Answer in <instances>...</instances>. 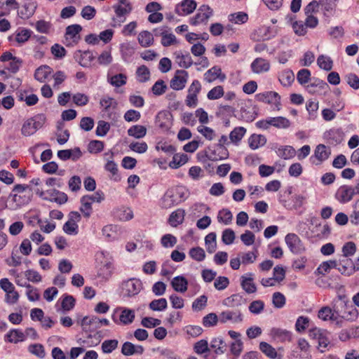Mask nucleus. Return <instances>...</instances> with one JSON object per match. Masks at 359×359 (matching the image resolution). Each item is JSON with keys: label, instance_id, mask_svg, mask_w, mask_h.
Returning <instances> with one entry per match:
<instances>
[{"label": "nucleus", "instance_id": "2f4dec72", "mask_svg": "<svg viewBox=\"0 0 359 359\" xmlns=\"http://www.w3.org/2000/svg\"><path fill=\"white\" fill-rule=\"evenodd\" d=\"M278 80L283 86H290L294 80V74L292 70L285 69L279 74Z\"/></svg>", "mask_w": 359, "mask_h": 359}, {"label": "nucleus", "instance_id": "49530a36", "mask_svg": "<svg viewBox=\"0 0 359 359\" xmlns=\"http://www.w3.org/2000/svg\"><path fill=\"white\" fill-rule=\"evenodd\" d=\"M82 30V27L80 25L74 24L72 25H69L66 28L65 35L67 36V39H68V36L73 39L74 41L76 39H79V36L77 37V35Z\"/></svg>", "mask_w": 359, "mask_h": 359}, {"label": "nucleus", "instance_id": "a19ab883", "mask_svg": "<svg viewBox=\"0 0 359 359\" xmlns=\"http://www.w3.org/2000/svg\"><path fill=\"white\" fill-rule=\"evenodd\" d=\"M259 349L262 353H264L268 358L271 359H275L277 357L276 350L267 342H260Z\"/></svg>", "mask_w": 359, "mask_h": 359}, {"label": "nucleus", "instance_id": "f3484780", "mask_svg": "<svg viewBox=\"0 0 359 359\" xmlns=\"http://www.w3.org/2000/svg\"><path fill=\"white\" fill-rule=\"evenodd\" d=\"M171 286L176 292L184 293L187 290L188 280L183 276H177L173 278L171 283Z\"/></svg>", "mask_w": 359, "mask_h": 359}, {"label": "nucleus", "instance_id": "680f3d73", "mask_svg": "<svg viewBox=\"0 0 359 359\" xmlns=\"http://www.w3.org/2000/svg\"><path fill=\"white\" fill-rule=\"evenodd\" d=\"M118 340L108 339L105 340L102 344V351L104 353H110L115 350L118 346Z\"/></svg>", "mask_w": 359, "mask_h": 359}, {"label": "nucleus", "instance_id": "b1692460", "mask_svg": "<svg viewBox=\"0 0 359 359\" xmlns=\"http://www.w3.org/2000/svg\"><path fill=\"white\" fill-rule=\"evenodd\" d=\"M273 337L280 341H291L292 332L281 328L273 327L271 330Z\"/></svg>", "mask_w": 359, "mask_h": 359}, {"label": "nucleus", "instance_id": "cd10ccee", "mask_svg": "<svg viewBox=\"0 0 359 359\" xmlns=\"http://www.w3.org/2000/svg\"><path fill=\"white\" fill-rule=\"evenodd\" d=\"M165 112H160L156 116V123L158 126L163 130H168L170 128V121L169 116Z\"/></svg>", "mask_w": 359, "mask_h": 359}, {"label": "nucleus", "instance_id": "6ab92c4d", "mask_svg": "<svg viewBox=\"0 0 359 359\" xmlns=\"http://www.w3.org/2000/svg\"><path fill=\"white\" fill-rule=\"evenodd\" d=\"M276 151L277 155L283 159H290L295 156L296 151L292 146H281L278 148L274 147L272 148Z\"/></svg>", "mask_w": 359, "mask_h": 359}, {"label": "nucleus", "instance_id": "774afa93", "mask_svg": "<svg viewBox=\"0 0 359 359\" xmlns=\"http://www.w3.org/2000/svg\"><path fill=\"white\" fill-rule=\"evenodd\" d=\"M110 129V125L109 123L104 121H99L97 126L95 130V134L99 137L105 136Z\"/></svg>", "mask_w": 359, "mask_h": 359}, {"label": "nucleus", "instance_id": "ea45409f", "mask_svg": "<svg viewBox=\"0 0 359 359\" xmlns=\"http://www.w3.org/2000/svg\"><path fill=\"white\" fill-rule=\"evenodd\" d=\"M344 307H346V302L339 301L334 304L332 309L333 313L334 320L337 319H344Z\"/></svg>", "mask_w": 359, "mask_h": 359}, {"label": "nucleus", "instance_id": "338daca9", "mask_svg": "<svg viewBox=\"0 0 359 359\" xmlns=\"http://www.w3.org/2000/svg\"><path fill=\"white\" fill-rule=\"evenodd\" d=\"M161 243L164 248H172L177 243V238L170 233L165 234L161 237Z\"/></svg>", "mask_w": 359, "mask_h": 359}, {"label": "nucleus", "instance_id": "393cba45", "mask_svg": "<svg viewBox=\"0 0 359 359\" xmlns=\"http://www.w3.org/2000/svg\"><path fill=\"white\" fill-rule=\"evenodd\" d=\"M266 143V138L263 135L252 134L248 138V144L250 149L255 150Z\"/></svg>", "mask_w": 359, "mask_h": 359}, {"label": "nucleus", "instance_id": "72a5a7b5", "mask_svg": "<svg viewBox=\"0 0 359 359\" xmlns=\"http://www.w3.org/2000/svg\"><path fill=\"white\" fill-rule=\"evenodd\" d=\"M241 279V287L248 294L255 293L257 291V287L253 283L252 278H247L245 276H242Z\"/></svg>", "mask_w": 359, "mask_h": 359}, {"label": "nucleus", "instance_id": "9b49d317", "mask_svg": "<svg viewBox=\"0 0 359 359\" xmlns=\"http://www.w3.org/2000/svg\"><path fill=\"white\" fill-rule=\"evenodd\" d=\"M196 8V2L194 0H183L175 8V12L179 15L191 14Z\"/></svg>", "mask_w": 359, "mask_h": 359}, {"label": "nucleus", "instance_id": "c85d7f7f", "mask_svg": "<svg viewBox=\"0 0 359 359\" xmlns=\"http://www.w3.org/2000/svg\"><path fill=\"white\" fill-rule=\"evenodd\" d=\"M103 236L108 241H111L118 238L117 226L108 224L102 229Z\"/></svg>", "mask_w": 359, "mask_h": 359}, {"label": "nucleus", "instance_id": "4468645a", "mask_svg": "<svg viewBox=\"0 0 359 359\" xmlns=\"http://www.w3.org/2000/svg\"><path fill=\"white\" fill-rule=\"evenodd\" d=\"M251 69L254 73L266 72L270 69V63L265 59L257 57L251 63Z\"/></svg>", "mask_w": 359, "mask_h": 359}, {"label": "nucleus", "instance_id": "39448f33", "mask_svg": "<svg viewBox=\"0 0 359 359\" xmlns=\"http://www.w3.org/2000/svg\"><path fill=\"white\" fill-rule=\"evenodd\" d=\"M330 155V148L323 144H320L316 146L314 150V154L311 156L310 161L313 164L320 165L321 163L328 159Z\"/></svg>", "mask_w": 359, "mask_h": 359}, {"label": "nucleus", "instance_id": "f03ea898", "mask_svg": "<svg viewBox=\"0 0 359 359\" xmlns=\"http://www.w3.org/2000/svg\"><path fill=\"white\" fill-rule=\"evenodd\" d=\"M142 290V283L140 279L129 278L121 284V295L125 297H133Z\"/></svg>", "mask_w": 359, "mask_h": 359}, {"label": "nucleus", "instance_id": "3c124183", "mask_svg": "<svg viewBox=\"0 0 359 359\" xmlns=\"http://www.w3.org/2000/svg\"><path fill=\"white\" fill-rule=\"evenodd\" d=\"M104 169L111 174V178L114 181H119L121 177L118 175V165L114 161H108L104 165Z\"/></svg>", "mask_w": 359, "mask_h": 359}, {"label": "nucleus", "instance_id": "bb28decb", "mask_svg": "<svg viewBox=\"0 0 359 359\" xmlns=\"http://www.w3.org/2000/svg\"><path fill=\"white\" fill-rule=\"evenodd\" d=\"M25 339V332H22L17 329L11 330L5 335V341L11 343H18V341H22Z\"/></svg>", "mask_w": 359, "mask_h": 359}, {"label": "nucleus", "instance_id": "0e129e2a", "mask_svg": "<svg viewBox=\"0 0 359 359\" xmlns=\"http://www.w3.org/2000/svg\"><path fill=\"white\" fill-rule=\"evenodd\" d=\"M104 142L100 140H91L88 147V150L91 154H97L104 149Z\"/></svg>", "mask_w": 359, "mask_h": 359}, {"label": "nucleus", "instance_id": "79ce46f5", "mask_svg": "<svg viewBox=\"0 0 359 359\" xmlns=\"http://www.w3.org/2000/svg\"><path fill=\"white\" fill-rule=\"evenodd\" d=\"M32 31L26 28L19 29L16 32L15 41L18 43H24L32 37Z\"/></svg>", "mask_w": 359, "mask_h": 359}, {"label": "nucleus", "instance_id": "052dcab7", "mask_svg": "<svg viewBox=\"0 0 359 359\" xmlns=\"http://www.w3.org/2000/svg\"><path fill=\"white\" fill-rule=\"evenodd\" d=\"M36 8V5L35 3L25 4L20 13L22 17L28 18L34 15Z\"/></svg>", "mask_w": 359, "mask_h": 359}, {"label": "nucleus", "instance_id": "a211bd4d", "mask_svg": "<svg viewBox=\"0 0 359 359\" xmlns=\"http://www.w3.org/2000/svg\"><path fill=\"white\" fill-rule=\"evenodd\" d=\"M175 61L180 67L188 69L193 65L192 58L189 53L187 52L183 54L182 52H175Z\"/></svg>", "mask_w": 359, "mask_h": 359}, {"label": "nucleus", "instance_id": "1a4fd4ad", "mask_svg": "<svg viewBox=\"0 0 359 359\" xmlns=\"http://www.w3.org/2000/svg\"><path fill=\"white\" fill-rule=\"evenodd\" d=\"M256 99L259 102L271 104L274 103L278 110L280 107V96L275 91H266L256 95Z\"/></svg>", "mask_w": 359, "mask_h": 359}, {"label": "nucleus", "instance_id": "20e7f679", "mask_svg": "<svg viewBox=\"0 0 359 359\" xmlns=\"http://www.w3.org/2000/svg\"><path fill=\"white\" fill-rule=\"evenodd\" d=\"M212 15L213 10L208 5L203 4L198 9L195 16L190 18V24L196 26L200 23H205Z\"/></svg>", "mask_w": 359, "mask_h": 359}, {"label": "nucleus", "instance_id": "09e8293b", "mask_svg": "<svg viewBox=\"0 0 359 359\" xmlns=\"http://www.w3.org/2000/svg\"><path fill=\"white\" fill-rule=\"evenodd\" d=\"M329 335L330 333L326 330H324L322 332V334H320V336L318 339V348L322 353L325 351V349L330 343Z\"/></svg>", "mask_w": 359, "mask_h": 359}, {"label": "nucleus", "instance_id": "e2e57ef3", "mask_svg": "<svg viewBox=\"0 0 359 359\" xmlns=\"http://www.w3.org/2000/svg\"><path fill=\"white\" fill-rule=\"evenodd\" d=\"M333 316L332 309L330 306L322 307L318 313V317L324 321L334 320Z\"/></svg>", "mask_w": 359, "mask_h": 359}, {"label": "nucleus", "instance_id": "603ef678", "mask_svg": "<svg viewBox=\"0 0 359 359\" xmlns=\"http://www.w3.org/2000/svg\"><path fill=\"white\" fill-rule=\"evenodd\" d=\"M100 318L97 316H85L81 321V325L83 330H86L88 326L94 325V328H99Z\"/></svg>", "mask_w": 359, "mask_h": 359}, {"label": "nucleus", "instance_id": "5701e85b", "mask_svg": "<svg viewBox=\"0 0 359 359\" xmlns=\"http://www.w3.org/2000/svg\"><path fill=\"white\" fill-rule=\"evenodd\" d=\"M121 313L119 316V322L123 325L131 324L135 318V311L126 307L121 308Z\"/></svg>", "mask_w": 359, "mask_h": 359}, {"label": "nucleus", "instance_id": "c9c22d12", "mask_svg": "<svg viewBox=\"0 0 359 359\" xmlns=\"http://www.w3.org/2000/svg\"><path fill=\"white\" fill-rule=\"evenodd\" d=\"M245 303V299L240 294H234L224 300V304L228 306H238Z\"/></svg>", "mask_w": 359, "mask_h": 359}, {"label": "nucleus", "instance_id": "6e6552de", "mask_svg": "<svg viewBox=\"0 0 359 359\" xmlns=\"http://www.w3.org/2000/svg\"><path fill=\"white\" fill-rule=\"evenodd\" d=\"M188 72L183 69L176 71L175 76L170 81V88L175 90H182L188 79Z\"/></svg>", "mask_w": 359, "mask_h": 359}, {"label": "nucleus", "instance_id": "dca6fc26", "mask_svg": "<svg viewBox=\"0 0 359 359\" xmlns=\"http://www.w3.org/2000/svg\"><path fill=\"white\" fill-rule=\"evenodd\" d=\"M337 270L342 275L349 276L355 272V264L351 259L345 258L340 261Z\"/></svg>", "mask_w": 359, "mask_h": 359}, {"label": "nucleus", "instance_id": "f8f14e48", "mask_svg": "<svg viewBox=\"0 0 359 359\" xmlns=\"http://www.w3.org/2000/svg\"><path fill=\"white\" fill-rule=\"evenodd\" d=\"M144 351V348L141 345H135L130 341H126L121 347V353L126 356L133 355H142Z\"/></svg>", "mask_w": 359, "mask_h": 359}, {"label": "nucleus", "instance_id": "4c0bfd02", "mask_svg": "<svg viewBox=\"0 0 359 359\" xmlns=\"http://www.w3.org/2000/svg\"><path fill=\"white\" fill-rule=\"evenodd\" d=\"M113 8L117 18H123V16L130 13L133 10L131 4L126 5L116 4L113 6Z\"/></svg>", "mask_w": 359, "mask_h": 359}, {"label": "nucleus", "instance_id": "864d4df0", "mask_svg": "<svg viewBox=\"0 0 359 359\" xmlns=\"http://www.w3.org/2000/svg\"><path fill=\"white\" fill-rule=\"evenodd\" d=\"M336 1L337 0H320V1H323V4H320V6H322L325 15L327 13L330 15L334 13L337 6Z\"/></svg>", "mask_w": 359, "mask_h": 359}, {"label": "nucleus", "instance_id": "13d9d810", "mask_svg": "<svg viewBox=\"0 0 359 359\" xmlns=\"http://www.w3.org/2000/svg\"><path fill=\"white\" fill-rule=\"evenodd\" d=\"M53 193H55L56 197L45 198V201L55 202L60 205H62V204H65V203H67V201L68 200V196L65 193L62 192L57 189H54Z\"/></svg>", "mask_w": 359, "mask_h": 359}, {"label": "nucleus", "instance_id": "7ed1b4c3", "mask_svg": "<svg viewBox=\"0 0 359 359\" xmlns=\"http://www.w3.org/2000/svg\"><path fill=\"white\" fill-rule=\"evenodd\" d=\"M229 151L225 146L214 144L208 147L205 151L206 158L212 161L224 160L229 158Z\"/></svg>", "mask_w": 359, "mask_h": 359}, {"label": "nucleus", "instance_id": "a878e982", "mask_svg": "<svg viewBox=\"0 0 359 359\" xmlns=\"http://www.w3.org/2000/svg\"><path fill=\"white\" fill-rule=\"evenodd\" d=\"M52 73V68L48 65H41L34 72V78L41 83L45 82L48 76Z\"/></svg>", "mask_w": 359, "mask_h": 359}, {"label": "nucleus", "instance_id": "69168bd1", "mask_svg": "<svg viewBox=\"0 0 359 359\" xmlns=\"http://www.w3.org/2000/svg\"><path fill=\"white\" fill-rule=\"evenodd\" d=\"M311 79V72L308 69H300L297 74V80L299 84L304 85Z\"/></svg>", "mask_w": 359, "mask_h": 359}, {"label": "nucleus", "instance_id": "e433bc0d", "mask_svg": "<svg viewBox=\"0 0 359 359\" xmlns=\"http://www.w3.org/2000/svg\"><path fill=\"white\" fill-rule=\"evenodd\" d=\"M246 133V129L244 127H236L229 134V138L235 144H237Z\"/></svg>", "mask_w": 359, "mask_h": 359}, {"label": "nucleus", "instance_id": "ddd939ff", "mask_svg": "<svg viewBox=\"0 0 359 359\" xmlns=\"http://www.w3.org/2000/svg\"><path fill=\"white\" fill-rule=\"evenodd\" d=\"M219 320L222 323H225L228 320H232L233 323H241L243 321V316L240 311H225L220 313Z\"/></svg>", "mask_w": 359, "mask_h": 359}, {"label": "nucleus", "instance_id": "412c9836", "mask_svg": "<svg viewBox=\"0 0 359 359\" xmlns=\"http://www.w3.org/2000/svg\"><path fill=\"white\" fill-rule=\"evenodd\" d=\"M227 345L221 337H215L210 341V348L214 349L216 355H222L226 350Z\"/></svg>", "mask_w": 359, "mask_h": 359}, {"label": "nucleus", "instance_id": "aec40b11", "mask_svg": "<svg viewBox=\"0 0 359 359\" xmlns=\"http://www.w3.org/2000/svg\"><path fill=\"white\" fill-rule=\"evenodd\" d=\"M11 196L13 197V201L15 203V208H17L27 205L31 201L32 192V189H29V191L22 195L13 194Z\"/></svg>", "mask_w": 359, "mask_h": 359}, {"label": "nucleus", "instance_id": "8fccbe9b", "mask_svg": "<svg viewBox=\"0 0 359 359\" xmlns=\"http://www.w3.org/2000/svg\"><path fill=\"white\" fill-rule=\"evenodd\" d=\"M194 350L198 355L207 354L210 352L208 341L201 339L197 341L194 346Z\"/></svg>", "mask_w": 359, "mask_h": 359}, {"label": "nucleus", "instance_id": "37998d69", "mask_svg": "<svg viewBox=\"0 0 359 359\" xmlns=\"http://www.w3.org/2000/svg\"><path fill=\"white\" fill-rule=\"evenodd\" d=\"M149 307L154 311H163L168 307V302L165 298L154 299L149 303Z\"/></svg>", "mask_w": 359, "mask_h": 359}, {"label": "nucleus", "instance_id": "423d86ee", "mask_svg": "<svg viewBox=\"0 0 359 359\" xmlns=\"http://www.w3.org/2000/svg\"><path fill=\"white\" fill-rule=\"evenodd\" d=\"M285 241L293 254H299L304 250L301 239L295 233H287L285 237Z\"/></svg>", "mask_w": 359, "mask_h": 359}, {"label": "nucleus", "instance_id": "7c9ffc66", "mask_svg": "<svg viewBox=\"0 0 359 359\" xmlns=\"http://www.w3.org/2000/svg\"><path fill=\"white\" fill-rule=\"evenodd\" d=\"M269 121L270 126L277 128L285 129L290 126V120L283 116L269 117Z\"/></svg>", "mask_w": 359, "mask_h": 359}, {"label": "nucleus", "instance_id": "5fc2aeb1", "mask_svg": "<svg viewBox=\"0 0 359 359\" xmlns=\"http://www.w3.org/2000/svg\"><path fill=\"white\" fill-rule=\"evenodd\" d=\"M189 256L197 262H201L205 258V252L201 247L192 248L189 252Z\"/></svg>", "mask_w": 359, "mask_h": 359}, {"label": "nucleus", "instance_id": "f257e3e1", "mask_svg": "<svg viewBox=\"0 0 359 359\" xmlns=\"http://www.w3.org/2000/svg\"><path fill=\"white\" fill-rule=\"evenodd\" d=\"M46 120V117L43 114H39L28 118L25 121L22 126V135L24 136H30L34 135L39 129L43 127Z\"/></svg>", "mask_w": 359, "mask_h": 359}, {"label": "nucleus", "instance_id": "bf43d9fd", "mask_svg": "<svg viewBox=\"0 0 359 359\" xmlns=\"http://www.w3.org/2000/svg\"><path fill=\"white\" fill-rule=\"evenodd\" d=\"M217 219L219 222H222L225 225H228L231 222L233 215L229 209H222L219 212Z\"/></svg>", "mask_w": 359, "mask_h": 359}, {"label": "nucleus", "instance_id": "a18cd8bd", "mask_svg": "<svg viewBox=\"0 0 359 359\" xmlns=\"http://www.w3.org/2000/svg\"><path fill=\"white\" fill-rule=\"evenodd\" d=\"M344 320L348 321H353L357 319L358 316V311L353 306L348 305L346 303V307H344Z\"/></svg>", "mask_w": 359, "mask_h": 359}, {"label": "nucleus", "instance_id": "6e6d98bb", "mask_svg": "<svg viewBox=\"0 0 359 359\" xmlns=\"http://www.w3.org/2000/svg\"><path fill=\"white\" fill-rule=\"evenodd\" d=\"M136 74L140 83H144L149 79L150 72L147 67L141 65L137 69Z\"/></svg>", "mask_w": 359, "mask_h": 359}, {"label": "nucleus", "instance_id": "4be33fe9", "mask_svg": "<svg viewBox=\"0 0 359 359\" xmlns=\"http://www.w3.org/2000/svg\"><path fill=\"white\" fill-rule=\"evenodd\" d=\"M184 216L185 211L183 209H177L170 215L168 222L172 226L176 227L183 223Z\"/></svg>", "mask_w": 359, "mask_h": 359}, {"label": "nucleus", "instance_id": "de8ad7c7", "mask_svg": "<svg viewBox=\"0 0 359 359\" xmlns=\"http://www.w3.org/2000/svg\"><path fill=\"white\" fill-rule=\"evenodd\" d=\"M188 161V156L187 154H182L181 155L175 154L172 161H170L169 165L173 169H177L180 166L185 164Z\"/></svg>", "mask_w": 359, "mask_h": 359}, {"label": "nucleus", "instance_id": "0eeeda50", "mask_svg": "<svg viewBox=\"0 0 359 359\" xmlns=\"http://www.w3.org/2000/svg\"><path fill=\"white\" fill-rule=\"evenodd\" d=\"M355 194V189L349 185H342L335 193V198L341 203L351 201Z\"/></svg>", "mask_w": 359, "mask_h": 359}, {"label": "nucleus", "instance_id": "9d476101", "mask_svg": "<svg viewBox=\"0 0 359 359\" xmlns=\"http://www.w3.org/2000/svg\"><path fill=\"white\" fill-rule=\"evenodd\" d=\"M323 137L332 144H339L344 141V133L341 128H331L324 133Z\"/></svg>", "mask_w": 359, "mask_h": 359}, {"label": "nucleus", "instance_id": "58836bf2", "mask_svg": "<svg viewBox=\"0 0 359 359\" xmlns=\"http://www.w3.org/2000/svg\"><path fill=\"white\" fill-rule=\"evenodd\" d=\"M164 203L166 206L171 207L180 203V198L175 196V193L172 189L168 190L163 198Z\"/></svg>", "mask_w": 359, "mask_h": 359}, {"label": "nucleus", "instance_id": "c756f323", "mask_svg": "<svg viewBox=\"0 0 359 359\" xmlns=\"http://www.w3.org/2000/svg\"><path fill=\"white\" fill-rule=\"evenodd\" d=\"M137 39L139 43L144 48L149 47L154 43V36L149 31L141 32Z\"/></svg>", "mask_w": 359, "mask_h": 359}, {"label": "nucleus", "instance_id": "f704fd0d", "mask_svg": "<svg viewBox=\"0 0 359 359\" xmlns=\"http://www.w3.org/2000/svg\"><path fill=\"white\" fill-rule=\"evenodd\" d=\"M120 50L122 57L124 61L128 62L133 55L135 53V48L130 43H123L121 44Z\"/></svg>", "mask_w": 359, "mask_h": 359}, {"label": "nucleus", "instance_id": "c03bdc74", "mask_svg": "<svg viewBox=\"0 0 359 359\" xmlns=\"http://www.w3.org/2000/svg\"><path fill=\"white\" fill-rule=\"evenodd\" d=\"M317 64L320 69L330 71L332 69L333 61L330 57L321 55L317 59Z\"/></svg>", "mask_w": 359, "mask_h": 359}, {"label": "nucleus", "instance_id": "4d7b16f0", "mask_svg": "<svg viewBox=\"0 0 359 359\" xmlns=\"http://www.w3.org/2000/svg\"><path fill=\"white\" fill-rule=\"evenodd\" d=\"M28 351L32 354L37 356L39 358H43L46 356L44 347L41 344H31L28 347Z\"/></svg>", "mask_w": 359, "mask_h": 359}, {"label": "nucleus", "instance_id": "473e14b6", "mask_svg": "<svg viewBox=\"0 0 359 359\" xmlns=\"http://www.w3.org/2000/svg\"><path fill=\"white\" fill-rule=\"evenodd\" d=\"M147 134V128L144 126L135 125L128 130V135L136 139L144 137Z\"/></svg>", "mask_w": 359, "mask_h": 359}, {"label": "nucleus", "instance_id": "2eb2a0df", "mask_svg": "<svg viewBox=\"0 0 359 359\" xmlns=\"http://www.w3.org/2000/svg\"><path fill=\"white\" fill-rule=\"evenodd\" d=\"M217 79H219L222 81L226 79V75L222 73L221 68L217 66L210 68L204 74V79L208 83H211Z\"/></svg>", "mask_w": 359, "mask_h": 359}]
</instances>
